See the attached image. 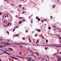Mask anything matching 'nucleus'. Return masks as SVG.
<instances>
[{"instance_id": "nucleus-1", "label": "nucleus", "mask_w": 61, "mask_h": 61, "mask_svg": "<svg viewBox=\"0 0 61 61\" xmlns=\"http://www.w3.org/2000/svg\"><path fill=\"white\" fill-rule=\"evenodd\" d=\"M55 47H61V44L57 45L56 46H54Z\"/></svg>"}, {"instance_id": "nucleus-2", "label": "nucleus", "mask_w": 61, "mask_h": 61, "mask_svg": "<svg viewBox=\"0 0 61 61\" xmlns=\"http://www.w3.org/2000/svg\"><path fill=\"white\" fill-rule=\"evenodd\" d=\"M21 45H31L30 44H28L27 43H22L20 44Z\"/></svg>"}, {"instance_id": "nucleus-3", "label": "nucleus", "mask_w": 61, "mask_h": 61, "mask_svg": "<svg viewBox=\"0 0 61 61\" xmlns=\"http://www.w3.org/2000/svg\"><path fill=\"white\" fill-rule=\"evenodd\" d=\"M10 57H11V58H13V59H16V60H19V59H18L16 58H15L14 57H12V56H10Z\"/></svg>"}, {"instance_id": "nucleus-4", "label": "nucleus", "mask_w": 61, "mask_h": 61, "mask_svg": "<svg viewBox=\"0 0 61 61\" xmlns=\"http://www.w3.org/2000/svg\"><path fill=\"white\" fill-rule=\"evenodd\" d=\"M21 43H13V44H16V45H17L20 44V45H22L21 44Z\"/></svg>"}, {"instance_id": "nucleus-5", "label": "nucleus", "mask_w": 61, "mask_h": 61, "mask_svg": "<svg viewBox=\"0 0 61 61\" xmlns=\"http://www.w3.org/2000/svg\"><path fill=\"white\" fill-rule=\"evenodd\" d=\"M4 53H5V54H6L8 55H10V54H9L6 51H4Z\"/></svg>"}, {"instance_id": "nucleus-6", "label": "nucleus", "mask_w": 61, "mask_h": 61, "mask_svg": "<svg viewBox=\"0 0 61 61\" xmlns=\"http://www.w3.org/2000/svg\"><path fill=\"white\" fill-rule=\"evenodd\" d=\"M4 47H5V46H6V43H5L4 44Z\"/></svg>"}, {"instance_id": "nucleus-7", "label": "nucleus", "mask_w": 61, "mask_h": 61, "mask_svg": "<svg viewBox=\"0 0 61 61\" xmlns=\"http://www.w3.org/2000/svg\"><path fill=\"white\" fill-rule=\"evenodd\" d=\"M4 43H6V45H9V43H8L6 42H4Z\"/></svg>"}, {"instance_id": "nucleus-8", "label": "nucleus", "mask_w": 61, "mask_h": 61, "mask_svg": "<svg viewBox=\"0 0 61 61\" xmlns=\"http://www.w3.org/2000/svg\"><path fill=\"white\" fill-rule=\"evenodd\" d=\"M57 57L59 59H60V60H61V57H59V56H57Z\"/></svg>"}, {"instance_id": "nucleus-9", "label": "nucleus", "mask_w": 61, "mask_h": 61, "mask_svg": "<svg viewBox=\"0 0 61 61\" xmlns=\"http://www.w3.org/2000/svg\"><path fill=\"white\" fill-rule=\"evenodd\" d=\"M35 53L36 54V55H37L38 56H39V54H38V52H35Z\"/></svg>"}, {"instance_id": "nucleus-10", "label": "nucleus", "mask_w": 61, "mask_h": 61, "mask_svg": "<svg viewBox=\"0 0 61 61\" xmlns=\"http://www.w3.org/2000/svg\"><path fill=\"white\" fill-rule=\"evenodd\" d=\"M52 46V45H48L46 46Z\"/></svg>"}, {"instance_id": "nucleus-11", "label": "nucleus", "mask_w": 61, "mask_h": 61, "mask_svg": "<svg viewBox=\"0 0 61 61\" xmlns=\"http://www.w3.org/2000/svg\"><path fill=\"white\" fill-rule=\"evenodd\" d=\"M37 31L38 32H41V30L40 29H38Z\"/></svg>"}, {"instance_id": "nucleus-12", "label": "nucleus", "mask_w": 61, "mask_h": 61, "mask_svg": "<svg viewBox=\"0 0 61 61\" xmlns=\"http://www.w3.org/2000/svg\"><path fill=\"white\" fill-rule=\"evenodd\" d=\"M38 41H39V40H38L36 41V44L38 43Z\"/></svg>"}, {"instance_id": "nucleus-13", "label": "nucleus", "mask_w": 61, "mask_h": 61, "mask_svg": "<svg viewBox=\"0 0 61 61\" xmlns=\"http://www.w3.org/2000/svg\"><path fill=\"white\" fill-rule=\"evenodd\" d=\"M9 49H10V50H12V51H13V49H12L11 48H9Z\"/></svg>"}, {"instance_id": "nucleus-14", "label": "nucleus", "mask_w": 61, "mask_h": 61, "mask_svg": "<svg viewBox=\"0 0 61 61\" xmlns=\"http://www.w3.org/2000/svg\"><path fill=\"white\" fill-rule=\"evenodd\" d=\"M48 29H49V30L51 29V27H48Z\"/></svg>"}, {"instance_id": "nucleus-15", "label": "nucleus", "mask_w": 61, "mask_h": 61, "mask_svg": "<svg viewBox=\"0 0 61 61\" xmlns=\"http://www.w3.org/2000/svg\"><path fill=\"white\" fill-rule=\"evenodd\" d=\"M44 21H47V20L46 19H44Z\"/></svg>"}, {"instance_id": "nucleus-16", "label": "nucleus", "mask_w": 61, "mask_h": 61, "mask_svg": "<svg viewBox=\"0 0 61 61\" xmlns=\"http://www.w3.org/2000/svg\"><path fill=\"white\" fill-rule=\"evenodd\" d=\"M22 23V22H18V24H21Z\"/></svg>"}, {"instance_id": "nucleus-17", "label": "nucleus", "mask_w": 61, "mask_h": 61, "mask_svg": "<svg viewBox=\"0 0 61 61\" xmlns=\"http://www.w3.org/2000/svg\"><path fill=\"white\" fill-rule=\"evenodd\" d=\"M8 58L9 59V61H10L11 60V58Z\"/></svg>"}, {"instance_id": "nucleus-18", "label": "nucleus", "mask_w": 61, "mask_h": 61, "mask_svg": "<svg viewBox=\"0 0 61 61\" xmlns=\"http://www.w3.org/2000/svg\"><path fill=\"white\" fill-rule=\"evenodd\" d=\"M40 18H39L38 20V21H40Z\"/></svg>"}, {"instance_id": "nucleus-19", "label": "nucleus", "mask_w": 61, "mask_h": 61, "mask_svg": "<svg viewBox=\"0 0 61 61\" xmlns=\"http://www.w3.org/2000/svg\"><path fill=\"white\" fill-rule=\"evenodd\" d=\"M38 36V34H36L35 35V36Z\"/></svg>"}, {"instance_id": "nucleus-20", "label": "nucleus", "mask_w": 61, "mask_h": 61, "mask_svg": "<svg viewBox=\"0 0 61 61\" xmlns=\"http://www.w3.org/2000/svg\"><path fill=\"white\" fill-rule=\"evenodd\" d=\"M31 60H32V59H29L28 60V61H31Z\"/></svg>"}, {"instance_id": "nucleus-21", "label": "nucleus", "mask_w": 61, "mask_h": 61, "mask_svg": "<svg viewBox=\"0 0 61 61\" xmlns=\"http://www.w3.org/2000/svg\"><path fill=\"white\" fill-rule=\"evenodd\" d=\"M19 19H22V18H23L22 17H19Z\"/></svg>"}, {"instance_id": "nucleus-22", "label": "nucleus", "mask_w": 61, "mask_h": 61, "mask_svg": "<svg viewBox=\"0 0 61 61\" xmlns=\"http://www.w3.org/2000/svg\"><path fill=\"white\" fill-rule=\"evenodd\" d=\"M32 15H31L30 16H29V18H30V17L32 16Z\"/></svg>"}, {"instance_id": "nucleus-23", "label": "nucleus", "mask_w": 61, "mask_h": 61, "mask_svg": "<svg viewBox=\"0 0 61 61\" xmlns=\"http://www.w3.org/2000/svg\"><path fill=\"white\" fill-rule=\"evenodd\" d=\"M22 21L23 22H25V20H23Z\"/></svg>"}, {"instance_id": "nucleus-24", "label": "nucleus", "mask_w": 61, "mask_h": 61, "mask_svg": "<svg viewBox=\"0 0 61 61\" xmlns=\"http://www.w3.org/2000/svg\"><path fill=\"white\" fill-rule=\"evenodd\" d=\"M15 29H14L13 30V32H14V31H15Z\"/></svg>"}, {"instance_id": "nucleus-25", "label": "nucleus", "mask_w": 61, "mask_h": 61, "mask_svg": "<svg viewBox=\"0 0 61 61\" xmlns=\"http://www.w3.org/2000/svg\"><path fill=\"white\" fill-rule=\"evenodd\" d=\"M55 5H54L53 6V8H55Z\"/></svg>"}, {"instance_id": "nucleus-26", "label": "nucleus", "mask_w": 61, "mask_h": 61, "mask_svg": "<svg viewBox=\"0 0 61 61\" xmlns=\"http://www.w3.org/2000/svg\"><path fill=\"white\" fill-rule=\"evenodd\" d=\"M46 43H48V40H46Z\"/></svg>"}, {"instance_id": "nucleus-27", "label": "nucleus", "mask_w": 61, "mask_h": 61, "mask_svg": "<svg viewBox=\"0 0 61 61\" xmlns=\"http://www.w3.org/2000/svg\"><path fill=\"white\" fill-rule=\"evenodd\" d=\"M4 51H10V50H4Z\"/></svg>"}, {"instance_id": "nucleus-28", "label": "nucleus", "mask_w": 61, "mask_h": 61, "mask_svg": "<svg viewBox=\"0 0 61 61\" xmlns=\"http://www.w3.org/2000/svg\"><path fill=\"white\" fill-rule=\"evenodd\" d=\"M7 32L8 34H9V32H8V31H7Z\"/></svg>"}, {"instance_id": "nucleus-29", "label": "nucleus", "mask_w": 61, "mask_h": 61, "mask_svg": "<svg viewBox=\"0 0 61 61\" xmlns=\"http://www.w3.org/2000/svg\"><path fill=\"white\" fill-rule=\"evenodd\" d=\"M22 39L23 40H25V38H23Z\"/></svg>"}, {"instance_id": "nucleus-30", "label": "nucleus", "mask_w": 61, "mask_h": 61, "mask_svg": "<svg viewBox=\"0 0 61 61\" xmlns=\"http://www.w3.org/2000/svg\"><path fill=\"white\" fill-rule=\"evenodd\" d=\"M19 35L18 34H16V36H18Z\"/></svg>"}, {"instance_id": "nucleus-31", "label": "nucleus", "mask_w": 61, "mask_h": 61, "mask_svg": "<svg viewBox=\"0 0 61 61\" xmlns=\"http://www.w3.org/2000/svg\"><path fill=\"white\" fill-rule=\"evenodd\" d=\"M57 54V53L54 54H53V55H55V56H56V54Z\"/></svg>"}, {"instance_id": "nucleus-32", "label": "nucleus", "mask_w": 61, "mask_h": 61, "mask_svg": "<svg viewBox=\"0 0 61 61\" xmlns=\"http://www.w3.org/2000/svg\"><path fill=\"white\" fill-rule=\"evenodd\" d=\"M51 19H53V17H52V16H51Z\"/></svg>"}, {"instance_id": "nucleus-33", "label": "nucleus", "mask_w": 61, "mask_h": 61, "mask_svg": "<svg viewBox=\"0 0 61 61\" xmlns=\"http://www.w3.org/2000/svg\"><path fill=\"white\" fill-rule=\"evenodd\" d=\"M25 32H26V33H27V32H28V31H27V30H26L25 31Z\"/></svg>"}, {"instance_id": "nucleus-34", "label": "nucleus", "mask_w": 61, "mask_h": 61, "mask_svg": "<svg viewBox=\"0 0 61 61\" xmlns=\"http://www.w3.org/2000/svg\"><path fill=\"white\" fill-rule=\"evenodd\" d=\"M59 51V50H57V52H58L57 53V54H58V53H59V51Z\"/></svg>"}, {"instance_id": "nucleus-35", "label": "nucleus", "mask_w": 61, "mask_h": 61, "mask_svg": "<svg viewBox=\"0 0 61 61\" xmlns=\"http://www.w3.org/2000/svg\"><path fill=\"white\" fill-rule=\"evenodd\" d=\"M9 23H8V24L7 25V26H9Z\"/></svg>"}, {"instance_id": "nucleus-36", "label": "nucleus", "mask_w": 61, "mask_h": 61, "mask_svg": "<svg viewBox=\"0 0 61 61\" xmlns=\"http://www.w3.org/2000/svg\"><path fill=\"white\" fill-rule=\"evenodd\" d=\"M8 42H10V41L9 40V39H8Z\"/></svg>"}, {"instance_id": "nucleus-37", "label": "nucleus", "mask_w": 61, "mask_h": 61, "mask_svg": "<svg viewBox=\"0 0 61 61\" xmlns=\"http://www.w3.org/2000/svg\"><path fill=\"white\" fill-rule=\"evenodd\" d=\"M59 39L60 40L61 39V37H59Z\"/></svg>"}, {"instance_id": "nucleus-38", "label": "nucleus", "mask_w": 61, "mask_h": 61, "mask_svg": "<svg viewBox=\"0 0 61 61\" xmlns=\"http://www.w3.org/2000/svg\"><path fill=\"white\" fill-rule=\"evenodd\" d=\"M2 14V12H1L0 13V15H1Z\"/></svg>"}, {"instance_id": "nucleus-39", "label": "nucleus", "mask_w": 61, "mask_h": 61, "mask_svg": "<svg viewBox=\"0 0 61 61\" xmlns=\"http://www.w3.org/2000/svg\"><path fill=\"white\" fill-rule=\"evenodd\" d=\"M47 49V48L46 47L45 48V50H46V49Z\"/></svg>"}, {"instance_id": "nucleus-40", "label": "nucleus", "mask_w": 61, "mask_h": 61, "mask_svg": "<svg viewBox=\"0 0 61 61\" xmlns=\"http://www.w3.org/2000/svg\"><path fill=\"white\" fill-rule=\"evenodd\" d=\"M29 40V42L30 43V42H31V40Z\"/></svg>"}, {"instance_id": "nucleus-41", "label": "nucleus", "mask_w": 61, "mask_h": 61, "mask_svg": "<svg viewBox=\"0 0 61 61\" xmlns=\"http://www.w3.org/2000/svg\"><path fill=\"white\" fill-rule=\"evenodd\" d=\"M7 17H9V16H8V15L7 14Z\"/></svg>"}, {"instance_id": "nucleus-42", "label": "nucleus", "mask_w": 61, "mask_h": 61, "mask_svg": "<svg viewBox=\"0 0 61 61\" xmlns=\"http://www.w3.org/2000/svg\"><path fill=\"white\" fill-rule=\"evenodd\" d=\"M31 61H35L33 59Z\"/></svg>"}, {"instance_id": "nucleus-43", "label": "nucleus", "mask_w": 61, "mask_h": 61, "mask_svg": "<svg viewBox=\"0 0 61 61\" xmlns=\"http://www.w3.org/2000/svg\"><path fill=\"white\" fill-rule=\"evenodd\" d=\"M20 47H21V48L22 47V46L21 45H20Z\"/></svg>"}, {"instance_id": "nucleus-44", "label": "nucleus", "mask_w": 61, "mask_h": 61, "mask_svg": "<svg viewBox=\"0 0 61 61\" xmlns=\"http://www.w3.org/2000/svg\"><path fill=\"white\" fill-rule=\"evenodd\" d=\"M21 54V52H19V54Z\"/></svg>"}, {"instance_id": "nucleus-45", "label": "nucleus", "mask_w": 61, "mask_h": 61, "mask_svg": "<svg viewBox=\"0 0 61 61\" xmlns=\"http://www.w3.org/2000/svg\"><path fill=\"white\" fill-rule=\"evenodd\" d=\"M36 19H38V17H36Z\"/></svg>"}, {"instance_id": "nucleus-46", "label": "nucleus", "mask_w": 61, "mask_h": 61, "mask_svg": "<svg viewBox=\"0 0 61 61\" xmlns=\"http://www.w3.org/2000/svg\"><path fill=\"white\" fill-rule=\"evenodd\" d=\"M0 47L1 48H2V47H3V46H1Z\"/></svg>"}, {"instance_id": "nucleus-47", "label": "nucleus", "mask_w": 61, "mask_h": 61, "mask_svg": "<svg viewBox=\"0 0 61 61\" xmlns=\"http://www.w3.org/2000/svg\"><path fill=\"white\" fill-rule=\"evenodd\" d=\"M25 13V12H23L22 13V14H24V13Z\"/></svg>"}, {"instance_id": "nucleus-48", "label": "nucleus", "mask_w": 61, "mask_h": 61, "mask_svg": "<svg viewBox=\"0 0 61 61\" xmlns=\"http://www.w3.org/2000/svg\"><path fill=\"white\" fill-rule=\"evenodd\" d=\"M23 57H21L20 58H23Z\"/></svg>"}, {"instance_id": "nucleus-49", "label": "nucleus", "mask_w": 61, "mask_h": 61, "mask_svg": "<svg viewBox=\"0 0 61 61\" xmlns=\"http://www.w3.org/2000/svg\"><path fill=\"white\" fill-rule=\"evenodd\" d=\"M21 6H22V5H20V7H21Z\"/></svg>"}, {"instance_id": "nucleus-50", "label": "nucleus", "mask_w": 61, "mask_h": 61, "mask_svg": "<svg viewBox=\"0 0 61 61\" xmlns=\"http://www.w3.org/2000/svg\"><path fill=\"white\" fill-rule=\"evenodd\" d=\"M31 23H33V21L31 20Z\"/></svg>"}, {"instance_id": "nucleus-51", "label": "nucleus", "mask_w": 61, "mask_h": 61, "mask_svg": "<svg viewBox=\"0 0 61 61\" xmlns=\"http://www.w3.org/2000/svg\"><path fill=\"white\" fill-rule=\"evenodd\" d=\"M44 59H45V58H43L42 59V60H44Z\"/></svg>"}, {"instance_id": "nucleus-52", "label": "nucleus", "mask_w": 61, "mask_h": 61, "mask_svg": "<svg viewBox=\"0 0 61 61\" xmlns=\"http://www.w3.org/2000/svg\"><path fill=\"white\" fill-rule=\"evenodd\" d=\"M59 42L60 43H61V41H59Z\"/></svg>"}, {"instance_id": "nucleus-53", "label": "nucleus", "mask_w": 61, "mask_h": 61, "mask_svg": "<svg viewBox=\"0 0 61 61\" xmlns=\"http://www.w3.org/2000/svg\"><path fill=\"white\" fill-rule=\"evenodd\" d=\"M57 61H60V60H59V59H57Z\"/></svg>"}, {"instance_id": "nucleus-54", "label": "nucleus", "mask_w": 61, "mask_h": 61, "mask_svg": "<svg viewBox=\"0 0 61 61\" xmlns=\"http://www.w3.org/2000/svg\"><path fill=\"white\" fill-rule=\"evenodd\" d=\"M42 38H44V37L43 36H42Z\"/></svg>"}, {"instance_id": "nucleus-55", "label": "nucleus", "mask_w": 61, "mask_h": 61, "mask_svg": "<svg viewBox=\"0 0 61 61\" xmlns=\"http://www.w3.org/2000/svg\"><path fill=\"white\" fill-rule=\"evenodd\" d=\"M57 28L58 29H60V28H59V27H58V28Z\"/></svg>"}, {"instance_id": "nucleus-56", "label": "nucleus", "mask_w": 61, "mask_h": 61, "mask_svg": "<svg viewBox=\"0 0 61 61\" xmlns=\"http://www.w3.org/2000/svg\"><path fill=\"white\" fill-rule=\"evenodd\" d=\"M22 9H25V8L24 7H22Z\"/></svg>"}, {"instance_id": "nucleus-57", "label": "nucleus", "mask_w": 61, "mask_h": 61, "mask_svg": "<svg viewBox=\"0 0 61 61\" xmlns=\"http://www.w3.org/2000/svg\"><path fill=\"white\" fill-rule=\"evenodd\" d=\"M51 58H53V59H55V58L53 57H52Z\"/></svg>"}, {"instance_id": "nucleus-58", "label": "nucleus", "mask_w": 61, "mask_h": 61, "mask_svg": "<svg viewBox=\"0 0 61 61\" xmlns=\"http://www.w3.org/2000/svg\"><path fill=\"white\" fill-rule=\"evenodd\" d=\"M29 40H30V38H29Z\"/></svg>"}, {"instance_id": "nucleus-59", "label": "nucleus", "mask_w": 61, "mask_h": 61, "mask_svg": "<svg viewBox=\"0 0 61 61\" xmlns=\"http://www.w3.org/2000/svg\"><path fill=\"white\" fill-rule=\"evenodd\" d=\"M13 46V47H16L15 46Z\"/></svg>"}, {"instance_id": "nucleus-60", "label": "nucleus", "mask_w": 61, "mask_h": 61, "mask_svg": "<svg viewBox=\"0 0 61 61\" xmlns=\"http://www.w3.org/2000/svg\"><path fill=\"white\" fill-rule=\"evenodd\" d=\"M57 36H60V35H57Z\"/></svg>"}, {"instance_id": "nucleus-61", "label": "nucleus", "mask_w": 61, "mask_h": 61, "mask_svg": "<svg viewBox=\"0 0 61 61\" xmlns=\"http://www.w3.org/2000/svg\"><path fill=\"white\" fill-rule=\"evenodd\" d=\"M10 25H11V23H10V24H9Z\"/></svg>"}, {"instance_id": "nucleus-62", "label": "nucleus", "mask_w": 61, "mask_h": 61, "mask_svg": "<svg viewBox=\"0 0 61 61\" xmlns=\"http://www.w3.org/2000/svg\"><path fill=\"white\" fill-rule=\"evenodd\" d=\"M28 58H31V57H30H30H28Z\"/></svg>"}, {"instance_id": "nucleus-63", "label": "nucleus", "mask_w": 61, "mask_h": 61, "mask_svg": "<svg viewBox=\"0 0 61 61\" xmlns=\"http://www.w3.org/2000/svg\"><path fill=\"white\" fill-rule=\"evenodd\" d=\"M16 28H18V26H16Z\"/></svg>"}, {"instance_id": "nucleus-64", "label": "nucleus", "mask_w": 61, "mask_h": 61, "mask_svg": "<svg viewBox=\"0 0 61 61\" xmlns=\"http://www.w3.org/2000/svg\"><path fill=\"white\" fill-rule=\"evenodd\" d=\"M59 54H61V52H60L59 53Z\"/></svg>"}]
</instances>
